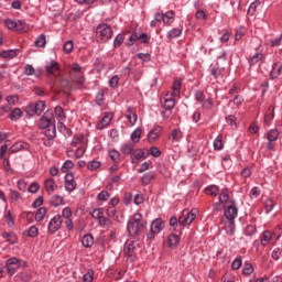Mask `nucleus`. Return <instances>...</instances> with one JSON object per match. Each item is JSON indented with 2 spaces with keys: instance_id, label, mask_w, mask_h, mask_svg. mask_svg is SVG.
Wrapping results in <instances>:
<instances>
[{
  "instance_id": "47",
  "label": "nucleus",
  "mask_w": 282,
  "mask_h": 282,
  "mask_svg": "<svg viewBox=\"0 0 282 282\" xmlns=\"http://www.w3.org/2000/svg\"><path fill=\"white\" fill-rule=\"evenodd\" d=\"M100 166H101V162L97 160H93L87 163V169L91 172L97 171L98 169H100Z\"/></svg>"
},
{
  "instance_id": "60",
  "label": "nucleus",
  "mask_w": 282,
  "mask_h": 282,
  "mask_svg": "<svg viewBox=\"0 0 282 282\" xmlns=\"http://www.w3.org/2000/svg\"><path fill=\"white\" fill-rule=\"evenodd\" d=\"M24 75L25 76H33V75H35V68L33 67V65L26 64L24 66Z\"/></svg>"
},
{
  "instance_id": "20",
  "label": "nucleus",
  "mask_w": 282,
  "mask_h": 282,
  "mask_svg": "<svg viewBox=\"0 0 282 282\" xmlns=\"http://www.w3.org/2000/svg\"><path fill=\"white\" fill-rule=\"evenodd\" d=\"M279 137V133L276 130H270L268 133H267V139H268V143H267V148L269 150H274V142H276V139Z\"/></svg>"
},
{
  "instance_id": "42",
  "label": "nucleus",
  "mask_w": 282,
  "mask_h": 282,
  "mask_svg": "<svg viewBox=\"0 0 282 282\" xmlns=\"http://www.w3.org/2000/svg\"><path fill=\"white\" fill-rule=\"evenodd\" d=\"M23 116V111L20 108H14L11 112H10V119L12 121H18L19 119H21Z\"/></svg>"
},
{
  "instance_id": "1",
  "label": "nucleus",
  "mask_w": 282,
  "mask_h": 282,
  "mask_svg": "<svg viewBox=\"0 0 282 282\" xmlns=\"http://www.w3.org/2000/svg\"><path fill=\"white\" fill-rule=\"evenodd\" d=\"M39 127L44 130V135L48 139L56 138V120L52 110H46L39 121Z\"/></svg>"
},
{
  "instance_id": "40",
  "label": "nucleus",
  "mask_w": 282,
  "mask_h": 282,
  "mask_svg": "<svg viewBox=\"0 0 282 282\" xmlns=\"http://www.w3.org/2000/svg\"><path fill=\"white\" fill-rule=\"evenodd\" d=\"M155 180V173L154 172H149V173H145L143 176H142V184L143 185H150L152 181Z\"/></svg>"
},
{
  "instance_id": "38",
  "label": "nucleus",
  "mask_w": 282,
  "mask_h": 282,
  "mask_svg": "<svg viewBox=\"0 0 282 282\" xmlns=\"http://www.w3.org/2000/svg\"><path fill=\"white\" fill-rule=\"evenodd\" d=\"M180 243V236L172 234L167 238V245L170 248L176 247Z\"/></svg>"
},
{
  "instance_id": "11",
  "label": "nucleus",
  "mask_w": 282,
  "mask_h": 282,
  "mask_svg": "<svg viewBox=\"0 0 282 282\" xmlns=\"http://www.w3.org/2000/svg\"><path fill=\"white\" fill-rule=\"evenodd\" d=\"M221 229L226 232L227 236L232 237L235 236V220L221 219Z\"/></svg>"
},
{
  "instance_id": "52",
  "label": "nucleus",
  "mask_w": 282,
  "mask_h": 282,
  "mask_svg": "<svg viewBox=\"0 0 282 282\" xmlns=\"http://www.w3.org/2000/svg\"><path fill=\"white\" fill-rule=\"evenodd\" d=\"M98 224L100 227L110 228L111 220L104 215L101 218L98 219Z\"/></svg>"
},
{
  "instance_id": "8",
  "label": "nucleus",
  "mask_w": 282,
  "mask_h": 282,
  "mask_svg": "<svg viewBox=\"0 0 282 282\" xmlns=\"http://www.w3.org/2000/svg\"><path fill=\"white\" fill-rule=\"evenodd\" d=\"M140 248L139 243L133 240H128L124 243L123 252L128 256L131 260L135 259L138 256Z\"/></svg>"
},
{
  "instance_id": "17",
  "label": "nucleus",
  "mask_w": 282,
  "mask_h": 282,
  "mask_svg": "<svg viewBox=\"0 0 282 282\" xmlns=\"http://www.w3.org/2000/svg\"><path fill=\"white\" fill-rule=\"evenodd\" d=\"M142 160H147V153L142 149H137L131 154V163L139 164Z\"/></svg>"
},
{
  "instance_id": "57",
  "label": "nucleus",
  "mask_w": 282,
  "mask_h": 282,
  "mask_svg": "<svg viewBox=\"0 0 282 282\" xmlns=\"http://www.w3.org/2000/svg\"><path fill=\"white\" fill-rule=\"evenodd\" d=\"M241 264H242V261H241V256H238L231 263V269L232 270H239L241 269Z\"/></svg>"
},
{
  "instance_id": "35",
  "label": "nucleus",
  "mask_w": 282,
  "mask_h": 282,
  "mask_svg": "<svg viewBox=\"0 0 282 282\" xmlns=\"http://www.w3.org/2000/svg\"><path fill=\"white\" fill-rule=\"evenodd\" d=\"M120 151L124 155H130L134 151V144L133 143H124L121 145Z\"/></svg>"
},
{
  "instance_id": "58",
  "label": "nucleus",
  "mask_w": 282,
  "mask_h": 282,
  "mask_svg": "<svg viewBox=\"0 0 282 282\" xmlns=\"http://www.w3.org/2000/svg\"><path fill=\"white\" fill-rule=\"evenodd\" d=\"M246 32H247L246 28L240 26V28L238 29L236 35H235V40H236V41H241V39H243V36L246 35Z\"/></svg>"
},
{
  "instance_id": "13",
  "label": "nucleus",
  "mask_w": 282,
  "mask_h": 282,
  "mask_svg": "<svg viewBox=\"0 0 282 282\" xmlns=\"http://www.w3.org/2000/svg\"><path fill=\"white\" fill-rule=\"evenodd\" d=\"M239 210L235 204L227 206L225 209V220L235 221V218L238 216Z\"/></svg>"
},
{
  "instance_id": "31",
  "label": "nucleus",
  "mask_w": 282,
  "mask_h": 282,
  "mask_svg": "<svg viewBox=\"0 0 282 282\" xmlns=\"http://www.w3.org/2000/svg\"><path fill=\"white\" fill-rule=\"evenodd\" d=\"M205 194L208 195V196L217 197V195L219 194V186L208 185L205 188Z\"/></svg>"
},
{
  "instance_id": "24",
  "label": "nucleus",
  "mask_w": 282,
  "mask_h": 282,
  "mask_svg": "<svg viewBox=\"0 0 282 282\" xmlns=\"http://www.w3.org/2000/svg\"><path fill=\"white\" fill-rule=\"evenodd\" d=\"M224 73L225 69L220 68L219 66H212L210 74L214 76L216 80H223L224 79Z\"/></svg>"
},
{
  "instance_id": "16",
  "label": "nucleus",
  "mask_w": 282,
  "mask_h": 282,
  "mask_svg": "<svg viewBox=\"0 0 282 282\" xmlns=\"http://www.w3.org/2000/svg\"><path fill=\"white\" fill-rule=\"evenodd\" d=\"M77 183L74 178V175L72 173H68L65 175V189L68 193H72L76 189Z\"/></svg>"
},
{
  "instance_id": "4",
  "label": "nucleus",
  "mask_w": 282,
  "mask_h": 282,
  "mask_svg": "<svg viewBox=\"0 0 282 282\" xmlns=\"http://www.w3.org/2000/svg\"><path fill=\"white\" fill-rule=\"evenodd\" d=\"M96 35L100 42L107 43L112 39L113 30L109 24L101 23L96 29Z\"/></svg>"
},
{
  "instance_id": "39",
  "label": "nucleus",
  "mask_w": 282,
  "mask_h": 282,
  "mask_svg": "<svg viewBox=\"0 0 282 282\" xmlns=\"http://www.w3.org/2000/svg\"><path fill=\"white\" fill-rule=\"evenodd\" d=\"M142 135V129L137 128L132 133H131V141L132 143L137 144L140 142Z\"/></svg>"
},
{
  "instance_id": "62",
  "label": "nucleus",
  "mask_w": 282,
  "mask_h": 282,
  "mask_svg": "<svg viewBox=\"0 0 282 282\" xmlns=\"http://www.w3.org/2000/svg\"><path fill=\"white\" fill-rule=\"evenodd\" d=\"M124 42V36L122 34H118L113 41V46L116 48L120 47Z\"/></svg>"
},
{
  "instance_id": "41",
  "label": "nucleus",
  "mask_w": 282,
  "mask_h": 282,
  "mask_svg": "<svg viewBox=\"0 0 282 282\" xmlns=\"http://www.w3.org/2000/svg\"><path fill=\"white\" fill-rule=\"evenodd\" d=\"M44 185H45L46 192H54L56 189V187H57L54 178L45 180Z\"/></svg>"
},
{
  "instance_id": "51",
  "label": "nucleus",
  "mask_w": 282,
  "mask_h": 282,
  "mask_svg": "<svg viewBox=\"0 0 282 282\" xmlns=\"http://www.w3.org/2000/svg\"><path fill=\"white\" fill-rule=\"evenodd\" d=\"M109 158L112 160L113 163H119L121 154L117 150H110L109 151Z\"/></svg>"
},
{
  "instance_id": "59",
  "label": "nucleus",
  "mask_w": 282,
  "mask_h": 282,
  "mask_svg": "<svg viewBox=\"0 0 282 282\" xmlns=\"http://www.w3.org/2000/svg\"><path fill=\"white\" fill-rule=\"evenodd\" d=\"M63 50H64V52H65L66 54L73 53V51H74V42H73V41H67V42L64 44Z\"/></svg>"
},
{
  "instance_id": "15",
  "label": "nucleus",
  "mask_w": 282,
  "mask_h": 282,
  "mask_svg": "<svg viewBox=\"0 0 282 282\" xmlns=\"http://www.w3.org/2000/svg\"><path fill=\"white\" fill-rule=\"evenodd\" d=\"M113 119V115L111 112H106L100 121L97 123V130H104L108 128Z\"/></svg>"
},
{
  "instance_id": "6",
  "label": "nucleus",
  "mask_w": 282,
  "mask_h": 282,
  "mask_svg": "<svg viewBox=\"0 0 282 282\" xmlns=\"http://www.w3.org/2000/svg\"><path fill=\"white\" fill-rule=\"evenodd\" d=\"M197 218V209H184L182 215L178 217V224L183 227L191 226Z\"/></svg>"
},
{
  "instance_id": "10",
  "label": "nucleus",
  "mask_w": 282,
  "mask_h": 282,
  "mask_svg": "<svg viewBox=\"0 0 282 282\" xmlns=\"http://www.w3.org/2000/svg\"><path fill=\"white\" fill-rule=\"evenodd\" d=\"M63 226V216L55 215L47 225V230L51 235H55Z\"/></svg>"
},
{
  "instance_id": "61",
  "label": "nucleus",
  "mask_w": 282,
  "mask_h": 282,
  "mask_svg": "<svg viewBox=\"0 0 282 282\" xmlns=\"http://www.w3.org/2000/svg\"><path fill=\"white\" fill-rule=\"evenodd\" d=\"M94 270H88L87 273L84 274L83 281L84 282H94Z\"/></svg>"
},
{
  "instance_id": "25",
  "label": "nucleus",
  "mask_w": 282,
  "mask_h": 282,
  "mask_svg": "<svg viewBox=\"0 0 282 282\" xmlns=\"http://www.w3.org/2000/svg\"><path fill=\"white\" fill-rule=\"evenodd\" d=\"M20 50H8V51H2L0 53V57L6 58V59H13L17 56H19Z\"/></svg>"
},
{
  "instance_id": "45",
  "label": "nucleus",
  "mask_w": 282,
  "mask_h": 282,
  "mask_svg": "<svg viewBox=\"0 0 282 282\" xmlns=\"http://www.w3.org/2000/svg\"><path fill=\"white\" fill-rule=\"evenodd\" d=\"M46 35L45 34H41L37 36V39L35 40V46L39 48H43L46 46Z\"/></svg>"
},
{
  "instance_id": "29",
  "label": "nucleus",
  "mask_w": 282,
  "mask_h": 282,
  "mask_svg": "<svg viewBox=\"0 0 282 282\" xmlns=\"http://www.w3.org/2000/svg\"><path fill=\"white\" fill-rule=\"evenodd\" d=\"M183 137H184V133L182 132L181 129H173L169 139L172 142H180Z\"/></svg>"
},
{
  "instance_id": "32",
  "label": "nucleus",
  "mask_w": 282,
  "mask_h": 282,
  "mask_svg": "<svg viewBox=\"0 0 282 282\" xmlns=\"http://www.w3.org/2000/svg\"><path fill=\"white\" fill-rule=\"evenodd\" d=\"M281 70H282V63L280 62L274 63L271 70L272 78L273 79L278 78L281 75Z\"/></svg>"
},
{
  "instance_id": "14",
  "label": "nucleus",
  "mask_w": 282,
  "mask_h": 282,
  "mask_svg": "<svg viewBox=\"0 0 282 282\" xmlns=\"http://www.w3.org/2000/svg\"><path fill=\"white\" fill-rule=\"evenodd\" d=\"M45 70L48 75L57 76L61 70L59 63L56 61H50L45 65Z\"/></svg>"
},
{
  "instance_id": "19",
  "label": "nucleus",
  "mask_w": 282,
  "mask_h": 282,
  "mask_svg": "<svg viewBox=\"0 0 282 282\" xmlns=\"http://www.w3.org/2000/svg\"><path fill=\"white\" fill-rule=\"evenodd\" d=\"M126 119L129 121L130 127H134L138 122V113L134 108H128L126 115Z\"/></svg>"
},
{
  "instance_id": "49",
  "label": "nucleus",
  "mask_w": 282,
  "mask_h": 282,
  "mask_svg": "<svg viewBox=\"0 0 282 282\" xmlns=\"http://www.w3.org/2000/svg\"><path fill=\"white\" fill-rule=\"evenodd\" d=\"M214 149L216 151H221L224 150V141H223V137L218 135L215 141H214Z\"/></svg>"
},
{
  "instance_id": "37",
  "label": "nucleus",
  "mask_w": 282,
  "mask_h": 282,
  "mask_svg": "<svg viewBox=\"0 0 282 282\" xmlns=\"http://www.w3.org/2000/svg\"><path fill=\"white\" fill-rule=\"evenodd\" d=\"M261 61H263V54L261 53H256L252 56H250L249 58V65L250 66H254L257 64H259Z\"/></svg>"
},
{
  "instance_id": "48",
  "label": "nucleus",
  "mask_w": 282,
  "mask_h": 282,
  "mask_svg": "<svg viewBox=\"0 0 282 282\" xmlns=\"http://www.w3.org/2000/svg\"><path fill=\"white\" fill-rule=\"evenodd\" d=\"M3 238L7 239V241L10 243V245H14L17 243L18 241V237L13 232H3Z\"/></svg>"
},
{
  "instance_id": "55",
  "label": "nucleus",
  "mask_w": 282,
  "mask_h": 282,
  "mask_svg": "<svg viewBox=\"0 0 282 282\" xmlns=\"http://www.w3.org/2000/svg\"><path fill=\"white\" fill-rule=\"evenodd\" d=\"M254 234H257V227L254 225H248L245 229V235L252 237Z\"/></svg>"
},
{
  "instance_id": "43",
  "label": "nucleus",
  "mask_w": 282,
  "mask_h": 282,
  "mask_svg": "<svg viewBox=\"0 0 282 282\" xmlns=\"http://www.w3.org/2000/svg\"><path fill=\"white\" fill-rule=\"evenodd\" d=\"M182 89V80L181 79H176L174 83H173V87H172V90H173V96L174 97H180V90Z\"/></svg>"
},
{
  "instance_id": "53",
  "label": "nucleus",
  "mask_w": 282,
  "mask_h": 282,
  "mask_svg": "<svg viewBox=\"0 0 282 282\" xmlns=\"http://www.w3.org/2000/svg\"><path fill=\"white\" fill-rule=\"evenodd\" d=\"M253 272H254V267H252V263L246 262L242 269V273L245 275H251Z\"/></svg>"
},
{
  "instance_id": "27",
  "label": "nucleus",
  "mask_w": 282,
  "mask_h": 282,
  "mask_svg": "<svg viewBox=\"0 0 282 282\" xmlns=\"http://www.w3.org/2000/svg\"><path fill=\"white\" fill-rule=\"evenodd\" d=\"M82 245L85 248H91L95 245V238L91 234H87L82 238Z\"/></svg>"
},
{
  "instance_id": "7",
  "label": "nucleus",
  "mask_w": 282,
  "mask_h": 282,
  "mask_svg": "<svg viewBox=\"0 0 282 282\" xmlns=\"http://www.w3.org/2000/svg\"><path fill=\"white\" fill-rule=\"evenodd\" d=\"M70 79L78 85L85 84V74L83 72V67L79 64L70 65Z\"/></svg>"
},
{
  "instance_id": "22",
  "label": "nucleus",
  "mask_w": 282,
  "mask_h": 282,
  "mask_svg": "<svg viewBox=\"0 0 282 282\" xmlns=\"http://www.w3.org/2000/svg\"><path fill=\"white\" fill-rule=\"evenodd\" d=\"M70 147L74 148H80V147H87V140L84 134H79L73 138L70 142Z\"/></svg>"
},
{
  "instance_id": "12",
  "label": "nucleus",
  "mask_w": 282,
  "mask_h": 282,
  "mask_svg": "<svg viewBox=\"0 0 282 282\" xmlns=\"http://www.w3.org/2000/svg\"><path fill=\"white\" fill-rule=\"evenodd\" d=\"M163 133V127L155 126L150 132L148 133V141L149 143H155Z\"/></svg>"
},
{
  "instance_id": "36",
  "label": "nucleus",
  "mask_w": 282,
  "mask_h": 282,
  "mask_svg": "<svg viewBox=\"0 0 282 282\" xmlns=\"http://www.w3.org/2000/svg\"><path fill=\"white\" fill-rule=\"evenodd\" d=\"M261 8V1H254L250 4L248 9V15L254 17L257 14V9Z\"/></svg>"
},
{
  "instance_id": "44",
  "label": "nucleus",
  "mask_w": 282,
  "mask_h": 282,
  "mask_svg": "<svg viewBox=\"0 0 282 282\" xmlns=\"http://www.w3.org/2000/svg\"><path fill=\"white\" fill-rule=\"evenodd\" d=\"M180 35H182V29L180 28H174L172 29L169 33H167V39L169 40H174L180 37Z\"/></svg>"
},
{
  "instance_id": "63",
  "label": "nucleus",
  "mask_w": 282,
  "mask_h": 282,
  "mask_svg": "<svg viewBox=\"0 0 282 282\" xmlns=\"http://www.w3.org/2000/svg\"><path fill=\"white\" fill-rule=\"evenodd\" d=\"M97 198H98V200H100V202H107V200H109V198H110V194H109V192H107V191H102V192H100V193L98 194Z\"/></svg>"
},
{
  "instance_id": "54",
  "label": "nucleus",
  "mask_w": 282,
  "mask_h": 282,
  "mask_svg": "<svg viewBox=\"0 0 282 282\" xmlns=\"http://www.w3.org/2000/svg\"><path fill=\"white\" fill-rule=\"evenodd\" d=\"M87 145L77 147L75 150V158L82 159L86 153Z\"/></svg>"
},
{
  "instance_id": "50",
  "label": "nucleus",
  "mask_w": 282,
  "mask_h": 282,
  "mask_svg": "<svg viewBox=\"0 0 282 282\" xmlns=\"http://www.w3.org/2000/svg\"><path fill=\"white\" fill-rule=\"evenodd\" d=\"M229 199H230V195L228 194V188H224L219 195V202L221 204H226L228 203Z\"/></svg>"
},
{
  "instance_id": "9",
  "label": "nucleus",
  "mask_w": 282,
  "mask_h": 282,
  "mask_svg": "<svg viewBox=\"0 0 282 282\" xmlns=\"http://www.w3.org/2000/svg\"><path fill=\"white\" fill-rule=\"evenodd\" d=\"M4 26L9 30L15 31V32H24L26 31V23L22 20H11L7 19L4 20Z\"/></svg>"
},
{
  "instance_id": "5",
  "label": "nucleus",
  "mask_w": 282,
  "mask_h": 282,
  "mask_svg": "<svg viewBox=\"0 0 282 282\" xmlns=\"http://www.w3.org/2000/svg\"><path fill=\"white\" fill-rule=\"evenodd\" d=\"M165 229V221L162 218H156L151 223L150 231L147 235L148 240L153 241L156 235Z\"/></svg>"
},
{
  "instance_id": "64",
  "label": "nucleus",
  "mask_w": 282,
  "mask_h": 282,
  "mask_svg": "<svg viewBox=\"0 0 282 282\" xmlns=\"http://www.w3.org/2000/svg\"><path fill=\"white\" fill-rule=\"evenodd\" d=\"M119 83H120V77L118 75L112 76L109 80V85L113 89L118 87Z\"/></svg>"
},
{
  "instance_id": "46",
  "label": "nucleus",
  "mask_w": 282,
  "mask_h": 282,
  "mask_svg": "<svg viewBox=\"0 0 282 282\" xmlns=\"http://www.w3.org/2000/svg\"><path fill=\"white\" fill-rule=\"evenodd\" d=\"M91 218L99 220L102 216H105L104 208H95L93 212H90Z\"/></svg>"
},
{
  "instance_id": "34",
  "label": "nucleus",
  "mask_w": 282,
  "mask_h": 282,
  "mask_svg": "<svg viewBox=\"0 0 282 282\" xmlns=\"http://www.w3.org/2000/svg\"><path fill=\"white\" fill-rule=\"evenodd\" d=\"M274 120V107L270 106L264 115V123L270 124Z\"/></svg>"
},
{
  "instance_id": "23",
  "label": "nucleus",
  "mask_w": 282,
  "mask_h": 282,
  "mask_svg": "<svg viewBox=\"0 0 282 282\" xmlns=\"http://www.w3.org/2000/svg\"><path fill=\"white\" fill-rule=\"evenodd\" d=\"M45 108H46V102L43 100H40V101L35 102L34 105L33 104L30 105V109H34L35 115H37V116L42 115L44 112Z\"/></svg>"
},
{
  "instance_id": "28",
  "label": "nucleus",
  "mask_w": 282,
  "mask_h": 282,
  "mask_svg": "<svg viewBox=\"0 0 282 282\" xmlns=\"http://www.w3.org/2000/svg\"><path fill=\"white\" fill-rule=\"evenodd\" d=\"M26 149H28V144L23 141H19V142H15L14 144L11 145L10 152L11 153H18V152H21V151L26 150Z\"/></svg>"
},
{
  "instance_id": "18",
  "label": "nucleus",
  "mask_w": 282,
  "mask_h": 282,
  "mask_svg": "<svg viewBox=\"0 0 282 282\" xmlns=\"http://www.w3.org/2000/svg\"><path fill=\"white\" fill-rule=\"evenodd\" d=\"M54 113H55V118L58 121L59 128H65L64 122L66 121V115L63 107L56 106L54 109Z\"/></svg>"
},
{
  "instance_id": "56",
  "label": "nucleus",
  "mask_w": 282,
  "mask_h": 282,
  "mask_svg": "<svg viewBox=\"0 0 282 282\" xmlns=\"http://www.w3.org/2000/svg\"><path fill=\"white\" fill-rule=\"evenodd\" d=\"M74 162L72 160H67L62 166V172L67 173L69 170L74 169Z\"/></svg>"
},
{
  "instance_id": "30",
  "label": "nucleus",
  "mask_w": 282,
  "mask_h": 282,
  "mask_svg": "<svg viewBox=\"0 0 282 282\" xmlns=\"http://www.w3.org/2000/svg\"><path fill=\"white\" fill-rule=\"evenodd\" d=\"M270 241H272V231L264 230L260 239L261 246L265 247Z\"/></svg>"
},
{
  "instance_id": "21",
  "label": "nucleus",
  "mask_w": 282,
  "mask_h": 282,
  "mask_svg": "<svg viewBox=\"0 0 282 282\" xmlns=\"http://www.w3.org/2000/svg\"><path fill=\"white\" fill-rule=\"evenodd\" d=\"M161 104L163 108L167 111H171L173 110V108H175V99L173 98V96L166 95L161 99Z\"/></svg>"
},
{
  "instance_id": "26",
  "label": "nucleus",
  "mask_w": 282,
  "mask_h": 282,
  "mask_svg": "<svg viewBox=\"0 0 282 282\" xmlns=\"http://www.w3.org/2000/svg\"><path fill=\"white\" fill-rule=\"evenodd\" d=\"M175 22V12L174 11H167L163 13V23L167 26H171Z\"/></svg>"
},
{
  "instance_id": "33",
  "label": "nucleus",
  "mask_w": 282,
  "mask_h": 282,
  "mask_svg": "<svg viewBox=\"0 0 282 282\" xmlns=\"http://www.w3.org/2000/svg\"><path fill=\"white\" fill-rule=\"evenodd\" d=\"M47 215V208L46 207H40L35 214V221L40 223L45 219Z\"/></svg>"
},
{
  "instance_id": "2",
  "label": "nucleus",
  "mask_w": 282,
  "mask_h": 282,
  "mask_svg": "<svg viewBox=\"0 0 282 282\" xmlns=\"http://www.w3.org/2000/svg\"><path fill=\"white\" fill-rule=\"evenodd\" d=\"M147 226L148 221L143 218V215L135 213L128 221L127 229L131 237H139L145 231Z\"/></svg>"
},
{
  "instance_id": "3",
  "label": "nucleus",
  "mask_w": 282,
  "mask_h": 282,
  "mask_svg": "<svg viewBox=\"0 0 282 282\" xmlns=\"http://www.w3.org/2000/svg\"><path fill=\"white\" fill-rule=\"evenodd\" d=\"M28 265L25 260L17 257L9 258L6 261V270L9 276H13L20 269H25Z\"/></svg>"
}]
</instances>
